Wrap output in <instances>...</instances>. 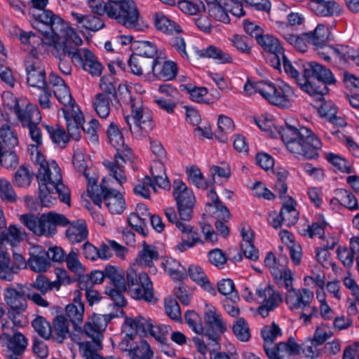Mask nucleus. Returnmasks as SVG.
I'll return each instance as SVG.
<instances>
[{
    "label": "nucleus",
    "mask_w": 359,
    "mask_h": 359,
    "mask_svg": "<svg viewBox=\"0 0 359 359\" xmlns=\"http://www.w3.org/2000/svg\"><path fill=\"white\" fill-rule=\"evenodd\" d=\"M32 161L38 167L36 178L39 186V199L44 207H50L57 202L58 195L60 201L69 203L70 201L69 189L62 182L60 168L55 161H47L36 148L32 150Z\"/></svg>",
    "instance_id": "obj_1"
},
{
    "label": "nucleus",
    "mask_w": 359,
    "mask_h": 359,
    "mask_svg": "<svg viewBox=\"0 0 359 359\" xmlns=\"http://www.w3.org/2000/svg\"><path fill=\"white\" fill-rule=\"evenodd\" d=\"M105 276L115 287L128 291L133 299L154 302L152 283L147 273L141 272L137 275L134 269L129 268L125 277L121 268L107 266L105 267Z\"/></svg>",
    "instance_id": "obj_2"
},
{
    "label": "nucleus",
    "mask_w": 359,
    "mask_h": 359,
    "mask_svg": "<svg viewBox=\"0 0 359 359\" xmlns=\"http://www.w3.org/2000/svg\"><path fill=\"white\" fill-rule=\"evenodd\" d=\"M279 134L287 150L297 158L312 159L314 157V133L311 128L286 122Z\"/></svg>",
    "instance_id": "obj_3"
},
{
    "label": "nucleus",
    "mask_w": 359,
    "mask_h": 359,
    "mask_svg": "<svg viewBox=\"0 0 359 359\" xmlns=\"http://www.w3.org/2000/svg\"><path fill=\"white\" fill-rule=\"evenodd\" d=\"M35 20L32 23L34 29L40 32L46 42H55L69 37L76 45H81L83 41L78 34L51 11L43 10L41 13L33 14Z\"/></svg>",
    "instance_id": "obj_4"
},
{
    "label": "nucleus",
    "mask_w": 359,
    "mask_h": 359,
    "mask_svg": "<svg viewBox=\"0 0 359 359\" xmlns=\"http://www.w3.org/2000/svg\"><path fill=\"white\" fill-rule=\"evenodd\" d=\"M115 317L114 314L93 313L87 318L81 334L90 338L92 341L79 344V351L82 357L85 359H100L102 358L98 353L102 348V333L106 330L109 322Z\"/></svg>",
    "instance_id": "obj_5"
},
{
    "label": "nucleus",
    "mask_w": 359,
    "mask_h": 359,
    "mask_svg": "<svg viewBox=\"0 0 359 359\" xmlns=\"http://www.w3.org/2000/svg\"><path fill=\"white\" fill-rule=\"evenodd\" d=\"M110 144L116 149L113 161H104L103 165L108 170L110 176L114 177L120 186L127 180L124 171L126 158H129L130 148L125 144L123 136L118 126L111 123L107 131Z\"/></svg>",
    "instance_id": "obj_6"
},
{
    "label": "nucleus",
    "mask_w": 359,
    "mask_h": 359,
    "mask_svg": "<svg viewBox=\"0 0 359 359\" xmlns=\"http://www.w3.org/2000/svg\"><path fill=\"white\" fill-rule=\"evenodd\" d=\"M88 195L93 203L100 208L104 203L111 214H121L126 208L125 199L121 192L111 186L106 184L103 179L100 189L93 186L89 188Z\"/></svg>",
    "instance_id": "obj_7"
},
{
    "label": "nucleus",
    "mask_w": 359,
    "mask_h": 359,
    "mask_svg": "<svg viewBox=\"0 0 359 359\" xmlns=\"http://www.w3.org/2000/svg\"><path fill=\"white\" fill-rule=\"evenodd\" d=\"M52 47L51 53L57 60L58 67L60 72L65 75L72 73V62L76 60L82 62V54L78 46L73 43L72 39L66 37L55 42H46Z\"/></svg>",
    "instance_id": "obj_8"
},
{
    "label": "nucleus",
    "mask_w": 359,
    "mask_h": 359,
    "mask_svg": "<svg viewBox=\"0 0 359 359\" xmlns=\"http://www.w3.org/2000/svg\"><path fill=\"white\" fill-rule=\"evenodd\" d=\"M130 109L131 114L125 116L124 119L131 133L136 138L146 136L155 126L152 111L143 105L142 100L133 103Z\"/></svg>",
    "instance_id": "obj_9"
},
{
    "label": "nucleus",
    "mask_w": 359,
    "mask_h": 359,
    "mask_svg": "<svg viewBox=\"0 0 359 359\" xmlns=\"http://www.w3.org/2000/svg\"><path fill=\"white\" fill-rule=\"evenodd\" d=\"M243 90L247 95H252L259 93L265 100L271 104L280 107H288L290 100L285 95L283 89L277 88L270 81L252 82L250 79L246 81Z\"/></svg>",
    "instance_id": "obj_10"
},
{
    "label": "nucleus",
    "mask_w": 359,
    "mask_h": 359,
    "mask_svg": "<svg viewBox=\"0 0 359 359\" xmlns=\"http://www.w3.org/2000/svg\"><path fill=\"white\" fill-rule=\"evenodd\" d=\"M26 82L30 87L43 89L48 86L45 65L37 55V51L30 50L24 62Z\"/></svg>",
    "instance_id": "obj_11"
},
{
    "label": "nucleus",
    "mask_w": 359,
    "mask_h": 359,
    "mask_svg": "<svg viewBox=\"0 0 359 359\" xmlns=\"http://www.w3.org/2000/svg\"><path fill=\"white\" fill-rule=\"evenodd\" d=\"M283 66L285 72L295 80L302 90L311 96L314 95V62L302 63L301 75L287 57L284 58Z\"/></svg>",
    "instance_id": "obj_12"
},
{
    "label": "nucleus",
    "mask_w": 359,
    "mask_h": 359,
    "mask_svg": "<svg viewBox=\"0 0 359 359\" xmlns=\"http://www.w3.org/2000/svg\"><path fill=\"white\" fill-rule=\"evenodd\" d=\"M172 195L177 204L180 219L189 222L192 218L196 198L191 189L181 180L173 182Z\"/></svg>",
    "instance_id": "obj_13"
},
{
    "label": "nucleus",
    "mask_w": 359,
    "mask_h": 359,
    "mask_svg": "<svg viewBox=\"0 0 359 359\" xmlns=\"http://www.w3.org/2000/svg\"><path fill=\"white\" fill-rule=\"evenodd\" d=\"M204 320L206 330L203 337L210 341L208 344L212 346L214 351L219 350V339L221 334L226 330V323L221 313L213 306L207 308L204 313Z\"/></svg>",
    "instance_id": "obj_14"
},
{
    "label": "nucleus",
    "mask_w": 359,
    "mask_h": 359,
    "mask_svg": "<svg viewBox=\"0 0 359 359\" xmlns=\"http://www.w3.org/2000/svg\"><path fill=\"white\" fill-rule=\"evenodd\" d=\"M27 291V298L34 304L46 308L49 306L48 302L43 297L53 288L57 290L60 287L58 281H50L46 276L39 274L36 279L29 283L25 284Z\"/></svg>",
    "instance_id": "obj_15"
},
{
    "label": "nucleus",
    "mask_w": 359,
    "mask_h": 359,
    "mask_svg": "<svg viewBox=\"0 0 359 359\" xmlns=\"http://www.w3.org/2000/svg\"><path fill=\"white\" fill-rule=\"evenodd\" d=\"M108 10L109 13L118 12L131 25L134 30L141 31L144 25L140 22V13L136 3L133 0H108Z\"/></svg>",
    "instance_id": "obj_16"
},
{
    "label": "nucleus",
    "mask_w": 359,
    "mask_h": 359,
    "mask_svg": "<svg viewBox=\"0 0 359 359\" xmlns=\"http://www.w3.org/2000/svg\"><path fill=\"white\" fill-rule=\"evenodd\" d=\"M4 299L11 311L20 315L26 311L27 304V291L25 285H9L4 292Z\"/></svg>",
    "instance_id": "obj_17"
},
{
    "label": "nucleus",
    "mask_w": 359,
    "mask_h": 359,
    "mask_svg": "<svg viewBox=\"0 0 359 359\" xmlns=\"http://www.w3.org/2000/svg\"><path fill=\"white\" fill-rule=\"evenodd\" d=\"M255 300L261 304L258 309L259 313L266 317L269 311H273L282 302L283 299L280 293L268 285L264 287H259L256 290Z\"/></svg>",
    "instance_id": "obj_18"
},
{
    "label": "nucleus",
    "mask_w": 359,
    "mask_h": 359,
    "mask_svg": "<svg viewBox=\"0 0 359 359\" xmlns=\"http://www.w3.org/2000/svg\"><path fill=\"white\" fill-rule=\"evenodd\" d=\"M3 332L0 335V343L2 347L12 353L22 354L27 345L25 337L16 331L13 327L2 325Z\"/></svg>",
    "instance_id": "obj_19"
},
{
    "label": "nucleus",
    "mask_w": 359,
    "mask_h": 359,
    "mask_svg": "<svg viewBox=\"0 0 359 359\" xmlns=\"http://www.w3.org/2000/svg\"><path fill=\"white\" fill-rule=\"evenodd\" d=\"M31 111L24 117L25 121L20 120V122L22 127L27 128L29 129V134L35 143V144H31L29 148L30 157L32 158V150L34 147L37 151L43 155L39 150V146L42 143L41 132L39 127V123L41 121V116L37 106H31Z\"/></svg>",
    "instance_id": "obj_20"
},
{
    "label": "nucleus",
    "mask_w": 359,
    "mask_h": 359,
    "mask_svg": "<svg viewBox=\"0 0 359 359\" xmlns=\"http://www.w3.org/2000/svg\"><path fill=\"white\" fill-rule=\"evenodd\" d=\"M330 39L331 34L329 28L323 24H318L316 27V54L327 62L330 61V54L332 52L337 55L340 54L339 50L332 48L328 44Z\"/></svg>",
    "instance_id": "obj_21"
},
{
    "label": "nucleus",
    "mask_w": 359,
    "mask_h": 359,
    "mask_svg": "<svg viewBox=\"0 0 359 359\" xmlns=\"http://www.w3.org/2000/svg\"><path fill=\"white\" fill-rule=\"evenodd\" d=\"M39 221V236H51L56 233L57 226H65L70 224L64 215L55 212L42 214Z\"/></svg>",
    "instance_id": "obj_22"
},
{
    "label": "nucleus",
    "mask_w": 359,
    "mask_h": 359,
    "mask_svg": "<svg viewBox=\"0 0 359 359\" xmlns=\"http://www.w3.org/2000/svg\"><path fill=\"white\" fill-rule=\"evenodd\" d=\"M328 223L323 215L320 212L316 217V245L317 250L332 249L337 243V240L327 231Z\"/></svg>",
    "instance_id": "obj_23"
},
{
    "label": "nucleus",
    "mask_w": 359,
    "mask_h": 359,
    "mask_svg": "<svg viewBox=\"0 0 359 359\" xmlns=\"http://www.w3.org/2000/svg\"><path fill=\"white\" fill-rule=\"evenodd\" d=\"M313 297V292L309 289L297 290L290 288L289 291H287L285 302L290 309L292 311L297 309L304 311L306 308L310 307Z\"/></svg>",
    "instance_id": "obj_24"
},
{
    "label": "nucleus",
    "mask_w": 359,
    "mask_h": 359,
    "mask_svg": "<svg viewBox=\"0 0 359 359\" xmlns=\"http://www.w3.org/2000/svg\"><path fill=\"white\" fill-rule=\"evenodd\" d=\"M3 105L16 115L18 121H25L24 117L31 111V106H36L25 99H18L11 92L5 91L2 94Z\"/></svg>",
    "instance_id": "obj_25"
},
{
    "label": "nucleus",
    "mask_w": 359,
    "mask_h": 359,
    "mask_svg": "<svg viewBox=\"0 0 359 359\" xmlns=\"http://www.w3.org/2000/svg\"><path fill=\"white\" fill-rule=\"evenodd\" d=\"M298 346L293 337L288 338L285 342H280L276 346H264V351L269 359H292L297 355Z\"/></svg>",
    "instance_id": "obj_26"
},
{
    "label": "nucleus",
    "mask_w": 359,
    "mask_h": 359,
    "mask_svg": "<svg viewBox=\"0 0 359 359\" xmlns=\"http://www.w3.org/2000/svg\"><path fill=\"white\" fill-rule=\"evenodd\" d=\"M84 304L81 300L79 293L74 297L73 302L67 305L65 308V317L72 324L74 329L82 333L83 327H81L84 315Z\"/></svg>",
    "instance_id": "obj_27"
},
{
    "label": "nucleus",
    "mask_w": 359,
    "mask_h": 359,
    "mask_svg": "<svg viewBox=\"0 0 359 359\" xmlns=\"http://www.w3.org/2000/svg\"><path fill=\"white\" fill-rule=\"evenodd\" d=\"M9 121L8 114H4L0 109V150L13 149L18 144V139L15 133L8 124Z\"/></svg>",
    "instance_id": "obj_28"
},
{
    "label": "nucleus",
    "mask_w": 359,
    "mask_h": 359,
    "mask_svg": "<svg viewBox=\"0 0 359 359\" xmlns=\"http://www.w3.org/2000/svg\"><path fill=\"white\" fill-rule=\"evenodd\" d=\"M87 4L92 13L98 15L106 14L109 18L114 20L118 25L127 29L134 30V27L126 20L118 12L116 11V13H114L112 11L109 13L108 4L107 2L104 3L102 0H88Z\"/></svg>",
    "instance_id": "obj_29"
},
{
    "label": "nucleus",
    "mask_w": 359,
    "mask_h": 359,
    "mask_svg": "<svg viewBox=\"0 0 359 359\" xmlns=\"http://www.w3.org/2000/svg\"><path fill=\"white\" fill-rule=\"evenodd\" d=\"M67 123V130L69 135L78 141L80 138L79 126L83 122V116L79 109H62Z\"/></svg>",
    "instance_id": "obj_30"
},
{
    "label": "nucleus",
    "mask_w": 359,
    "mask_h": 359,
    "mask_svg": "<svg viewBox=\"0 0 359 359\" xmlns=\"http://www.w3.org/2000/svg\"><path fill=\"white\" fill-rule=\"evenodd\" d=\"M177 67L172 61L163 62L158 57L155 60L152 67V74L154 76L163 81H170L176 76Z\"/></svg>",
    "instance_id": "obj_31"
},
{
    "label": "nucleus",
    "mask_w": 359,
    "mask_h": 359,
    "mask_svg": "<svg viewBox=\"0 0 359 359\" xmlns=\"http://www.w3.org/2000/svg\"><path fill=\"white\" fill-rule=\"evenodd\" d=\"M137 212L130 214L128 217V222L137 233L145 236L147 235L145 231L146 222L148 220V217H149V212L148 208L143 204L137 205Z\"/></svg>",
    "instance_id": "obj_32"
},
{
    "label": "nucleus",
    "mask_w": 359,
    "mask_h": 359,
    "mask_svg": "<svg viewBox=\"0 0 359 359\" xmlns=\"http://www.w3.org/2000/svg\"><path fill=\"white\" fill-rule=\"evenodd\" d=\"M316 79L318 83H322L320 86L316 85V95L319 94L320 95H325L328 93L327 86L333 85L336 82V79L332 73V72L323 67L321 65L316 63Z\"/></svg>",
    "instance_id": "obj_33"
},
{
    "label": "nucleus",
    "mask_w": 359,
    "mask_h": 359,
    "mask_svg": "<svg viewBox=\"0 0 359 359\" xmlns=\"http://www.w3.org/2000/svg\"><path fill=\"white\" fill-rule=\"evenodd\" d=\"M124 327L126 329L128 328L131 332L136 335L137 333H146L149 332L151 335L154 336L153 331V323L151 319H146L142 316L135 317V318L127 317L125 319Z\"/></svg>",
    "instance_id": "obj_34"
},
{
    "label": "nucleus",
    "mask_w": 359,
    "mask_h": 359,
    "mask_svg": "<svg viewBox=\"0 0 359 359\" xmlns=\"http://www.w3.org/2000/svg\"><path fill=\"white\" fill-rule=\"evenodd\" d=\"M154 62L155 60L148 59L134 53L128 60V65L131 72L137 76L152 73V67Z\"/></svg>",
    "instance_id": "obj_35"
},
{
    "label": "nucleus",
    "mask_w": 359,
    "mask_h": 359,
    "mask_svg": "<svg viewBox=\"0 0 359 359\" xmlns=\"http://www.w3.org/2000/svg\"><path fill=\"white\" fill-rule=\"evenodd\" d=\"M296 202L292 197H285L280 217L283 224L287 226H291L297 223L299 219V212L296 209Z\"/></svg>",
    "instance_id": "obj_36"
},
{
    "label": "nucleus",
    "mask_w": 359,
    "mask_h": 359,
    "mask_svg": "<svg viewBox=\"0 0 359 359\" xmlns=\"http://www.w3.org/2000/svg\"><path fill=\"white\" fill-rule=\"evenodd\" d=\"M10 257L5 248L0 245V278L5 281H12L14 274L18 273L20 267L13 264L10 266Z\"/></svg>",
    "instance_id": "obj_37"
},
{
    "label": "nucleus",
    "mask_w": 359,
    "mask_h": 359,
    "mask_svg": "<svg viewBox=\"0 0 359 359\" xmlns=\"http://www.w3.org/2000/svg\"><path fill=\"white\" fill-rule=\"evenodd\" d=\"M88 233L86 222L81 219L71 223L66 231V236L72 244L85 241L87 238Z\"/></svg>",
    "instance_id": "obj_38"
},
{
    "label": "nucleus",
    "mask_w": 359,
    "mask_h": 359,
    "mask_svg": "<svg viewBox=\"0 0 359 359\" xmlns=\"http://www.w3.org/2000/svg\"><path fill=\"white\" fill-rule=\"evenodd\" d=\"M25 237L26 233L20 226L11 224L6 230L0 232V245L5 248L4 243L6 242L12 246H15Z\"/></svg>",
    "instance_id": "obj_39"
},
{
    "label": "nucleus",
    "mask_w": 359,
    "mask_h": 359,
    "mask_svg": "<svg viewBox=\"0 0 359 359\" xmlns=\"http://www.w3.org/2000/svg\"><path fill=\"white\" fill-rule=\"evenodd\" d=\"M82 54V62H80L85 71L88 72L92 75L99 76L101 74L103 67L97 61L94 54L88 49H80Z\"/></svg>",
    "instance_id": "obj_40"
},
{
    "label": "nucleus",
    "mask_w": 359,
    "mask_h": 359,
    "mask_svg": "<svg viewBox=\"0 0 359 359\" xmlns=\"http://www.w3.org/2000/svg\"><path fill=\"white\" fill-rule=\"evenodd\" d=\"M191 278L201 285L205 290L212 295L216 294V290L209 281L202 268L198 265H191L188 269Z\"/></svg>",
    "instance_id": "obj_41"
},
{
    "label": "nucleus",
    "mask_w": 359,
    "mask_h": 359,
    "mask_svg": "<svg viewBox=\"0 0 359 359\" xmlns=\"http://www.w3.org/2000/svg\"><path fill=\"white\" fill-rule=\"evenodd\" d=\"M159 254L156 247L142 243V248L139 252L136 258V262L142 266H151L154 261L158 260Z\"/></svg>",
    "instance_id": "obj_42"
},
{
    "label": "nucleus",
    "mask_w": 359,
    "mask_h": 359,
    "mask_svg": "<svg viewBox=\"0 0 359 359\" xmlns=\"http://www.w3.org/2000/svg\"><path fill=\"white\" fill-rule=\"evenodd\" d=\"M154 25L157 30L165 34H177L182 31L180 26L177 23L170 20L162 13L155 14Z\"/></svg>",
    "instance_id": "obj_43"
},
{
    "label": "nucleus",
    "mask_w": 359,
    "mask_h": 359,
    "mask_svg": "<svg viewBox=\"0 0 359 359\" xmlns=\"http://www.w3.org/2000/svg\"><path fill=\"white\" fill-rule=\"evenodd\" d=\"M69 321L63 315L57 316L53 321L52 334L59 343H62L69 334Z\"/></svg>",
    "instance_id": "obj_44"
},
{
    "label": "nucleus",
    "mask_w": 359,
    "mask_h": 359,
    "mask_svg": "<svg viewBox=\"0 0 359 359\" xmlns=\"http://www.w3.org/2000/svg\"><path fill=\"white\" fill-rule=\"evenodd\" d=\"M341 13L340 6L334 0H318L316 15L320 17L339 15Z\"/></svg>",
    "instance_id": "obj_45"
},
{
    "label": "nucleus",
    "mask_w": 359,
    "mask_h": 359,
    "mask_svg": "<svg viewBox=\"0 0 359 359\" xmlns=\"http://www.w3.org/2000/svg\"><path fill=\"white\" fill-rule=\"evenodd\" d=\"M334 193V197L333 200L337 201L340 205L348 208L349 210L354 211L359 208L356 197L350 191L344 189H337Z\"/></svg>",
    "instance_id": "obj_46"
},
{
    "label": "nucleus",
    "mask_w": 359,
    "mask_h": 359,
    "mask_svg": "<svg viewBox=\"0 0 359 359\" xmlns=\"http://www.w3.org/2000/svg\"><path fill=\"white\" fill-rule=\"evenodd\" d=\"M72 15L82 27L93 32L98 31L104 26L102 20L95 15H83L75 12H72Z\"/></svg>",
    "instance_id": "obj_47"
},
{
    "label": "nucleus",
    "mask_w": 359,
    "mask_h": 359,
    "mask_svg": "<svg viewBox=\"0 0 359 359\" xmlns=\"http://www.w3.org/2000/svg\"><path fill=\"white\" fill-rule=\"evenodd\" d=\"M151 173L154 178V185L158 187L169 189L170 184L165 172V167L163 162L156 161L151 166Z\"/></svg>",
    "instance_id": "obj_48"
},
{
    "label": "nucleus",
    "mask_w": 359,
    "mask_h": 359,
    "mask_svg": "<svg viewBox=\"0 0 359 359\" xmlns=\"http://www.w3.org/2000/svg\"><path fill=\"white\" fill-rule=\"evenodd\" d=\"M30 269L36 273L46 271L50 266L46 251L40 249L36 255L32 254L28 259Z\"/></svg>",
    "instance_id": "obj_49"
},
{
    "label": "nucleus",
    "mask_w": 359,
    "mask_h": 359,
    "mask_svg": "<svg viewBox=\"0 0 359 359\" xmlns=\"http://www.w3.org/2000/svg\"><path fill=\"white\" fill-rule=\"evenodd\" d=\"M257 43L267 53H281L282 49H284L281 46L279 40L269 34H262L258 38Z\"/></svg>",
    "instance_id": "obj_50"
},
{
    "label": "nucleus",
    "mask_w": 359,
    "mask_h": 359,
    "mask_svg": "<svg viewBox=\"0 0 359 359\" xmlns=\"http://www.w3.org/2000/svg\"><path fill=\"white\" fill-rule=\"evenodd\" d=\"M201 56L212 58L221 64L231 63L233 61L232 57L228 53L214 46H210L203 50Z\"/></svg>",
    "instance_id": "obj_51"
},
{
    "label": "nucleus",
    "mask_w": 359,
    "mask_h": 359,
    "mask_svg": "<svg viewBox=\"0 0 359 359\" xmlns=\"http://www.w3.org/2000/svg\"><path fill=\"white\" fill-rule=\"evenodd\" d=\"M114 100L104 95L97 94L93 101V107L97 115L102 118H106L110 111V103Z\"/></svg>",
    "instance_id": "obj_52"
},
{
    "label": "nucleus",
    "mask_w": 359,
    "mask_h": 359,
    "mask_svg": "<svg viewBox=\"0 0 359 359\" xmlns=\"http://www.w3.org/2000/svg\"><path fill=\"white\" fill-rule=\"evenodd\" d=\"M165 216L168 221L174 224L176 228L181 232L190 231L191 225L188 222L183 221L179 217V213L175 211L173 207H167L164 209Z\"/></svg>",
    "instance_id": "obj_53"
},
{
    "label": "nucleus",
    "mask_w": 359,
    "mask_h": 359,
    "mask_svg": "<svg viewBox=\"0 0 359 359\" xmlns=\"http://www.w3.org/2000/svg\"><path fill=\"white\" fill-rule=\"evenodd\" d=\"M33 179V172L25 165H21L14 174L13 183L15 185L21 187H28Z\"/></svg>",
    "instance_id": "obj_54"
},
{
    "label": "nucleus",
    "mask_w": 359,
    "mask_h": 359,
    "mask_svg": "<svg viewBox=\"0 0 359 359\" xmlns=\"http://www.w3.org/2000/svg\"><path fill=\"white\" fill-rule=\"evenodd\" d=\"M318 112L321 118L332 121L337 113V107L331 101H325L321 96L318 99Z\"/></svg>",
    "instance_id": "obj_55"
},
{
    "label": "nucleus",
    "mask_w": 359,
    "mask_h": 359,
    "mask_svg": "<svg viewBox=\"0 0 359 359\" xmlns=\"http://www.w3.org/2000/svg\"><path fill=\"white\" fill-rule=\"evenodd\" d=\"M217 125L219 132L216 137L221 142H226L227 141L226 135L233 132L234 123L231 118L221 115L218 118Z\"/></svg>",
    "instance_id": "obj_56"
},
{
    "label": "nucleus",
    "mask_w": 359,
    "mask_h": 359,
    "mask_svg": "<svg viewBox=\"0 0 359 359\" xmlns=\"http://www.w3.org/2000/svg\"><path fill=\"white\" fill-rule=\"evenodd\" d=\"M136 53L134 54L143 56L151 60L158 59L157 48L156 46L149 41H140L137 43V46L133 44Z\"/></svg>",
    "instance_id": "obj_57"
},
{
    "label": "nucleus",
    "mask_w": 359,
    "mask_h": 359,
    "mask_svg": "<svg viewBox=\"0 0 359 359\" xmlns=\"http://www.w3.org/2000/svg\"><path fill=\"white\" fill-rule=\"evenodd\" d=\"M0 198L6 203H15L18 196L12 184L5 178H0Z\"/></svg>",
    "instance_id": "obj_58"
},
{
    "label": "nucleus",
    "mask_w": 359,
    "mask_h": 359,
    "mask_svg": "<svg viewBox=\"0 0 359 359\" xmlns=\"http://www.w3.org/2000/svg\"><path fill=\"white\" fill-rule=\"evenodd\" d=\"M182 241L179 243L176 248L181 252H184L187 248L194 247L196 243L201 242L198 233L191 226L190 231L182 232Z\"/></svg>",
    "instance_id": "obj_59"
},
{
    "label": "nucleus",
    "mask_w": 359,
    "mask_h": 359,
    "mask_svg": "<svg viewBox=\"0 0 359 359\" xmlns=\"http://www.w3.org/2000/svg\"><path fill=\"white\" fill-rule=\"evenodd\" d=\"M54 93L57 98L58 101L64 105L62 109H70L72 107L74 109L79 108L73 100L70 91L67 86L57 88L54 90Z\"/></svg>",
    "instance_id": "obj_60"
},
{
    "label": "nucleus",
    "mask_w": 359,
    "mask_h": 359,
    "mask_svg": "<svg viewBox=\"0 0 359 359\" xmlns=\"http://www.w3.org/2000/svg\"><path fill=\"white\" fill-rule=\"evenodd\" d=\"M154 353L146 340H141L130 351L132 359H151Z\"/></svg>",
    "instance_id": "obj_61"
},
{
    "label": "nucleus",
    "mask_w": 359,
    "mask_h": 359,
    "mask_svg": "<svg viewBox=\"0 0 359 359\" xmlns=\"http://www.w3.org/2000/svg\"><path fill=\"white\" fill-rule=\"evenodd\" d=\"M233 332L236 337L241 341H248L250 338L248 324L243 318L236 319L233 325Z\"/></svg>",
    "instance_id": "obj_62"
},
{
    "label": "nucleus",
    "mask_w": 359,
    "mask_h": 359,
    "mask_svg": "<svg viewBox=\"0 0 359 359\" xmlns=\"http://www.w3.org/2000/svg\"><path fill=\"white\" fill-rule=\"evenodd\" d=\"M262 336L264 341V344L271 347L273 342L276 338L282 334V331L280 327L275 323L271 325L264 326L261 331Z\"/></svg>",
    "instance_id": "obj_63"
},
{
    "label": "nucleus",
    "mask_w": 359,
    "mask_h": 359,
    "mask_svg": "<svg viewBox=\"0 0 359 359\" xmlns=\"http://www.w3.org/2000/svg\"><path fill=\"white\" fill-rule=\"evenodd\" d=\"M32 325L41 337L48 339L51 336L52 327L43 317L38 316L32 321Z\"/></svg>",
    "instance_id": "obj_64"
}]
</instances>
